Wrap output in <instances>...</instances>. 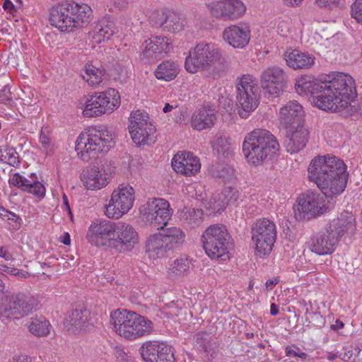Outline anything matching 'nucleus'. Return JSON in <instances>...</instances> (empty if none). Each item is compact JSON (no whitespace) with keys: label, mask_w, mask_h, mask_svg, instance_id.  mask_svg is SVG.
I'll return each mask as SVG.
<instances>
[{"label":"nucleus","mask_w":362,"mask_h":362,"mask_svg":"<svg viewBox=\"0 0 362 362\" xmlns=\"http://www.w3.org/2000/svg\"><path fill=\"white\" fill-rule=\"evenodd\" d=\"M3 7L5 10L11 9L13 8V4L10 0H5L4 2Z\"/></svg>","instance_id":"nucleus-64"},{"label":"nucleus","mask_w":362,"mask_h":362,"mask_svg":"<svg viewBox=\"0 0 362 362\" xmlns=\"http://www.w3.org/2000/svg\"><path fill=\"white\" fill-rule=\"evenodd\" d=\"M284 4L288 6H298L301 4L303 0H282Z\"/></svg>","instance_id":"nucleus-57"},{"label":"nucleus","mask_w":362,"mask_h":362,"mask_svg":"<svg viewBox=\"0 0 362 362\" xmlns=\"http://www.w3.org/2000/svg\"><path fill=\"white\" fill-rule=\"evenodd\" d=\"M223 39L234 48L245 47L250 40V30L243 25H233L223 32Z\"/></svg>","instance_id":"nucleus-30"},{"label":"nucleus","mask_w":362,"mask_h":362,"mask_svg":"<svg viewBox=\"0 0 362 362\" xmlns=\"http://www.w3.org/2000/svg\"><path fill=\"white\" fill-rule=\"evenodd\" d=\"M172 167L178 174L192 176L199 172V158L189 151L178 152L172 159Z\"/></svg>","instance_id":"nucleus-25"},{"label":"nucleus","mask_w":362,"mask_h":362,"mask_svg":"<svg viewBox=\"0 0 362 362\" xmlns=\"http://www.w3.org/2000/svg\"><path fill=\"white\" fill-rule=\"evenodd\" d=\"M4 155L3 163H7L13 167H18L20 165L21 161L19 159V155L14 148L6 146Z\"/></svg>","instance_id":"nucleus-44"},{"label":"nucleus","mask_w":362,"mask_h":362,"mask_svg":"<svg viewBox=\"0 0 362 362\" xmlns=\"http://www.w3.org/2000/svg\"><path fill=\"white\" fill-rule=\"evenodd\" d=\"M203 216V212L201 209H189L183 216V219L185 223L192 228L197 226Z\"/></svg>","instance_id":"nucleus-42"},{"label":"nucleus","mask_w":362,"mask_h":362,"mask_svg":"<svg viewBox=\"0 0 362 362\" xmlns=\"http://www.w3.org/2000/svg\"><path fill=\"white\" fill-rule=\"evenodd\" d=\"M146 362H176L172 346L160 341H146L139 349Z\"/></svg>","instance_id":"nucleus-21"},{"label":"nucleus","mask_w":362,"mask_h":362,"mask_svg":"<svg viewBox=\"0 0 362 362\" xmlns=\"http://www.w3.org/2000/svg\"><path fill=\"white\" fill-rule=\"evenodd\" d=\"M215 62L221 65L223 71L228 68L229 62L218 47L212 43L200 42L189 51L185 67L188 72L194 74L199 70L208 69Z\"/></svg>","instance_id":"nucleus-7"},{"label":"nucleus","mask_w":362,"mask_h":362,"mask_svg":"<svg viewBox=\"0 0 362 362\" xmlns=\"http://www.w3.org/2000/svg\"><path fill=\"white\" fill-rule=\"evenodd\" d=\"M245 10L240 0H223L214 4L211 7L213 16L224 21L237 19L245 13Z\"/></svg>","instance_id":"nucleus-28"},{"label":"nucleus","mask_w":362,"mask_h":362,"mask_svg":"<svg viewBox=\"0 0 362 362\" xmlns=\"http://www.w3.org/2000/svg\"><path fill=\"white\" fill-rule=\"evenodd\" d=\"M339 0H315L316 4L320 7H329L336 5Z\"/></svg>","instance_id":"nucleus-54"},{"label":"nucleus","mask_w":362,"mask_h":362,"mask_svg":"<svg viewBox=\"0 0 362 362\" xmlns=\"http://www.w3.org/2000/svg\"><path fill=\"white\" fill-rule=\"evenodd\" d=\"M216 119L215 109L204 106L194 112L192 116L191 126L196 130L202 131L214 127Z\"/></svg>","instance_id":"nucleus-33"},{"label":"nucleus","mask_w":362,"mask_h":362,"mask_svg":"<svg viewBox=\"0 0 362 362\" xmlns=\"http://www.w3.org/2000/svg\"><path fill=\"white\" fill-rule=\"evenodd\" d=\"M111 175L108 165L97 164L84 169L81 174V180L87 189H100L107 185Z\"/></svg>","instance_id":"nucleus-22"},{"label":"nucleus","mask_w":362,"mask_h":362,"mask_svg":"<svg viewBox=\"0 0 362 362\" xmlns=\"http://www.w3.org/2000/svg\"><path fill=\"white\" fill-rule=\"evenodd\" d=\"M82 76L88 84L95 86L106 78L105 70L95 68L91 65H86L85 66V74Z\"/></svg>","instance_id":"nucleus-39"},{"label":"nucleus","mask_w":362,"mask_h":362,"mask_svg":"<svg viewBox=\"0 0 362 362\" xmlns=\"http://www.w3.org/2000/svg\"><path fill=\"white\" fill-rule=\"evenodd\" d=\"M351 15L357 22L362 23V0H355L351 6Z\"/></svg>","instance_id":"nucleus-48"},{"label":"nucleus","mask_w":362,"mask_h":362,"mask_svg":"<svg viewBox=\"0 0 362 362\" xmlns=\"http://www.w3.org/2000/svg\"><path fill=\"white\" fill-rule=\"evenodd\" d=\"M10 185L16 187L23 192L32 194L39 200L42 199L46 193L45 185L38 180L35 173H31L29 178L21 175L18 173L13 174L9 178Z\"/></svg>","instance_id":"nucleus-24"},{"label":"nucleus","mask_w":362,"mask_h":362,"mask_svg":"<svg viewBox=\"0 0 362 362\" xmlns=\"http://www.w3.org/2000/svg\"><path fill=\"white\" fill-rule=\"evenodd\" d=\"M326 196L322 192L308 190L298 198V213L296 216L300 219H310L325 213L327 206Z\"/></svg>","instance_id":"nucleus-18"},{"label":"nucleus","mask_w":362,"mask_h":362,"mask_svg":"<svg viewBox=\"0 0 362 362\" xmlns=\"http://www.w3.org/2000/svg\"><path fill=\"white\" fill-rule=\"evenodd\" d=\"M185 233L177 227H169L160 229L158 233L148 237L146 243V252L150 258L158 259L167 255L185 241Z\"/></svg>","instance_id":"nucleus-9"},{"label":"nucleus","mask_w":362,"mask_h":362,"mask_svg":"<svg viewBox=\"0 0 362 362\" xmlns=\"http://www.w3.org/2000/svg\"><path fill=\"white\" fill-rule=\"evenodd\" d=\"M0 216L8 221L18 223V224L21 223V218L18 215L11 211L7 210L3 206L0 207Z\"/></svg>","instance_id":"nucleus-50"},{"label":"nucleus","mask_w":362,"mask_h":362,"mask_svg":"<svg viewBox=\"0 0 362 362\" xmlns=\"http://www.w3.org/2000/svg\"><path fill=\"white\" fill-rule=\"evenodd\" d=\"M279 280L276 278L269 279L265 283V286L267 290H272L274 286L279 283Z\"/></svg>","instance_id":"nucleus-56"},{"label":"nucleus","mask_w":362,"mask_h":362,"mask_svg":"<svg viewBox=\"0 0 362 362\" xmlns=\"http://www.w3.org/2000/svg\"><path fill=\"white\" fill-rule=\"evenodd\" d=\"M40 142L45 150H50L52 146L51 134L48 127H42L40 135Z\"/></svg>","instance_id":"nucleus-47"},{"label":"nucleus","mask_w":362,"mask_h":362,"mask_svg":"<svg viewBox=\"0 0 362 362\" xmlns=\"http://www.w3.org/2000/svg\"><path fill=\"white\" fill-rule=\"evenodd\" d=\"M173 47L169 40L165 37H153L149 38L142 45L141 59L150 63L163 54L168 53Z\"/></svg>","instance_id":"nucleus-27"},{"label":"nucleus","mask_w":362,"mask_h":362,"mask_svg":"<svg viewBox=\"0 0 362 362\" xmlns=\"http://www.w3.org/2000/svg\"><path fill=\"white\" fill-rule=\"evenodd\" d=\"M304 110L303 106L296 100H290L279 110V121L286 129L303 125Z\"/></svg>","instance_id":"nucleus-26"},{"label":"nucleus","mask_w":362,"mask_h":362,"mask_svg":"<svg viewBox=\"0 0 362 362\" xmlns=\"http://www.w3.org/2000/svg\"><path fill=\"white\" fill-rule=\"evenodd\" d=\"M289 129L284 140V146L291 153H298L305 146L309 139V132L303 125Z\"/></svg>","instance_id":"nucleus-31"},{"label":"nucleus","mask_w":362,"mask_h":362,"mask_svg":"<svg viewBox=\"0 0 362 362\" xmlns=\"http://www.w3.org/2000/svg\"><path fill=\"white\" fill-rule=\"evenodd\" d=\"M344 352L341 353L340 355V358L341 360L344 361H349L353 358L354 356V350L351 347H346L344 349Z\"/></svg>","instance_id":"nucleus-53"},{"label":"nucleus","mask_w":362,"mask_h":362,"mask_svg":"<svg viewBox=\"0 0 362 362\" xmlns=\"http://www.w3.org/2000/svg\"><path fill=\"white\" fill-rule=\"evenodd\" d=\"M275 136L268 130L257 129L247 134L243 144V151L247 162L255 165L273 157L279 150Z\"/></svg>","instance_id":"nucleus-5"},{"label":"nucleus","mask_w":362,"mask_h":362,"mask_svg":"<svg viewBox=\"0 0 362 362\" xmlns=\"http://www.w3.org/2000/svg\"><path fill=\"white\" fill-rule=\"evenodd\" d=\"M216 177L222 178L224 182H229L235 176L234 170L228 165L218 167L214 172Z\"/></svg>","instance_id":"nucleus-45"},{"label":"nucleus","mask_w":362,"mask_h":362,"mask_svg":"<svg viewBox=\"0 0 362 362\" xmlns=\"http://www.w3.org/2000/svg\"><path fill=\"white\" fill-rule=\"evenodd\" d=\"M295 88L300 95L312 97L313 103L323 110L341 111L349 107L357 97L355 81L350 75L337 73L327 81H320L309 76L298 78Z\"/></svg>","instance_id":"nucleus-1"},{"label":"nucleus","mask_w":362,"mask_h":362,"mask_svg":"<svg viewBox=\"0 0 362 362\" xmlns=\"http://www.w3.org/2000/svg\"><path fill=\"white\" fill-rule=\"evenodd\" d=\"M128 128L133 141L137 146L155 143L156 127L145 111L132 112L129 118Z\"/></svg>","instance_id":"nucleus-12"},{"label":"nucleus","mask_w":362,"mask_h":362,"mask_svg":"<svg viewBox=\"0 0 362 362\" xmlns=\"http://www.w3.org/2000/svg\"><path fill=\"white\" fill-rule=\"evenodd\" d=\"M111 76H113L115 80L120 79L121 77L127 75V71L125 67L119 63H117L114 66V69L112 71Z\"/></svg>","instance_id":"nucleus-52"},{"label":"nucleus","mask_w":362,"mask_h":362,"mask_svg":"<svg viewBox=\"0 0 362 362\" xmlns=\"http://www.w3.org/2000/svg\"><path fill=\"white\" fill-rule=\"evenodd\" d=\"M63 204L66 208V210L67 211V212L69 213L70 217H71V219H72L73 218V215H72V213H71V208H70V206H69V201H68V198L64 194L63 195Z\"/></svg>","instance_id":"nucleus-59"},{"label":"nucleus","mask_w":362,"mask_h":362,"mask_svg":"<svg viewBox=\"0 0 362 362\" xmlns=\"http://www.w3.org/2000/svg\"><path fill=\"white\" fill-rule=\"evenodd\" d=\"M308 178L314 182L326 197L341 194L346 186L348 173L342 160L336 156L314 158L308 168Z\"/></svg>","instance_id":"nucleus-2"},{"label":"nucleus","mask_w":362,"mask_h":362,"mask_svg":"<svg viewBox=\"0 0 362 362\" xmlns=\"http://www.w3.org/2000/svg\"><path fill=\"white\" fill-rule=\"evenodd\" d=\"M134 189L129 185L121 184L111 195L109 204L105 206V214L110 218H119L132 207L135 197Z\"/></svg>","instance_id":"nucleus-16"},{"label":"nucleus","mask_w":362,"mask_h":362,"mask_svg":"<svg viewBox=\"0 0 362 362\" xmlns=\"http://www.w3.org/2000/svg\"><path fill=\"white\" fill-rule=\"evenodd\" d=\"M93 326L90 312L84 308L73 310L64 319L65 328L74 334L86 332Z\"/></svg>","instance_id":"nucleus-29"},{"label":"nucleus","mask_w":362,"mask_h":362,"mask_svg":"<svg viewBox=\"0 0 362 362\" xmlns=\"http://www.w3.org/2000/svg\"><path fill=\"white\" fill-rule=\"evenodd\" d=\"M238 198V191L230 187H226L219 194V199L221 200L223 205L234 204Z\"/></svg>","instance_id":"nucleus-43"},{"label":"nucleus","mask_w":362,"mask_h":362,"mask_svg":"<svg viewBox=\"0 0 362 362\" xmlns=\"http://www.w3.org/2000/svg\"><path fill=\"white\" fill-rule=\"evenodd\" d=\"M179 71L180 66L177 62L167 60L157 66L154 74L157 79L170 81L175 78Z\"/></svg>","instance_id":"nucleus-36"},{"label":"nucleus","mask_w":362,"mask_h":362,"mask_svg":"<svg viewBox=\"0 0 362 362\" xmlns=\"http://www.w3.org/2000/svg\"><path fill=\"white\" fill-rule=\"evenodd\" d=\"M116 223L106 220L98 219L92 222L88 228L86 239L92 245L112 251V245Z\"/></svg>","instance_id":"nucleus-19"},{"label":"nucleus","mask_w":362,"mask_h":362,"mask_svg":"<svg viewBox=\"0 0 362 362\" xmlns=\"http://www.w3.org/2000/svg\"><path fill=\"white\" fill-rule=\"evenodd\" d=\"M0 103L9 106L12 105L13 100L11 98V93L10 91V88L7 86H4L0 90Z\"/></svg>","instance_id":"nucleus-49"},{"label":"nucleus","mask_w":362,"mask_h":362,"mask_svg":"<svg viewBox=\"0 0 362 362\" xmlns=\"http://www.w3.org/2000/svg\"><path fill=\"white\" fill-rule=\"evenodd\" d=\"M115 237L113 238L112 251L124 252L130 251L138 243V233L129 224L116 223Z\"/></svg>","instance_id":"nucleus-23"},{"label":"nucleus","mask_w":362,"mask_h":362,"mask_svg":"<svg viewBox=\"0 0 362 362\" xmlns=\"http://www.w3.org/2000/svg\"><path fill=\"white\" fill-rule=\"evenodd\" d=\"M39 304L38 297L30 293H19L8 296L6 307H1L3 318L19 319L36 310Z\"/></svg>","instance_id":"nucleus-17"},{"label":"nucleus","mask_w":362,"mask_h":362,"mask_svg":"<svg viewBox=\"0 0 362 362\" xmlns=\"http://www.w3.org/2000/svg\"><path fill=\"white\" fill-rule=\"evenodd\" d=\"M190 261L188 259H177L170 265L169 274L182 276L189 271Z\"/></svg>","instance_id":"nucleus-41"},{"label":"nucleus","mask_w":362,"mask_h":362,"mask_svg":"<svg viewBox=\"0 0 362 362\" xmlns=\"http://www.w3.org/2000/svg\"><path fill=\"white\" fill-rule=\"evenodd\" d=\"M252 240L255 244V254L264 257L272 250L276 240V226L268 218L257 219L252 226Z\"/></svg>","instance_id":"nucleus-13"},{"label":"nucleus","mask_w":362,"mask_h":362,"mask_svg":"<svg viewBox=\"0 0 362 362\" xmlns=\"http://www.w3.org/2000/svg\"><path fill=\"white\" fill-rule=\"evenodd\" d=\"M119 103L120 96L118 91L114 88H109L90 96V98L86 100L83 114L88 117L110 114L119 106Z\"/></svg>","instance_id":"nucleus-15"},{"label":"nucleus","mask_w":362,"mask_h":362,"mask_svg":"<svg viewBox=\"0 0 362 362\" xmlns=\"http://www.w3.org/2000/svg\"><path fill=\"white\" fill-rule=\"evenodd\" d=\"M115 26L112 21L103 19L95 25L90 35L96 43L109 40L115 33Z\"/></svg>","instance_id":"nucleus-35"},{"label":"nucleus","mask_w":362,"mask_h":362,"mask_svg":"<svg viewBox=\"0 0 362 362\" xmlns=\"http://www.w3.org/2000/svg\"><path fill=\"white\" fill-rule=\"evenodd\" d=\"M110 324L115 333L128 340H135L148 336L154 332L151 320L126 309H117L112 312Z\"/></svg>","instance_id":"nucleus-4"},{"label":"nucleus","mask_w":362,"mask_h":362,"mask_svg":"<svg viewBox=\"0 0 362 362\" xmlns=\"http://www.w3.org/2000/svg\"><path fill=\"white\" fill-rule=\"evenodd\" d=\"M344 326V324L339 320H337L334 324L332 325L331 328L333 330H338L342 329Z\"/></svg>","instance_id":"nucleus-60"},{"label":"nucleus","mask_w":362,"mask_h":362,"mask_svg":"<svg viewBox=\"0 0 362 362\" xmlns=\"http://www.w3.org/2000/svg\"><path fill=\"white\" fill-rule=\"evenodd\" d=\"M116 355H117V357L119 358V357L121 358V360L119 362H123L124 361L127 360V354H125V352L122 350V349H118L116 351Z\"/></svg>","instance_id":"nucleus-61"},{"label":"nucleus","mask_w":362,"mask_h":362,"mask_svg":"<svg viewBox=\"0 0 362 362\" xmlns=\"http://www.w3.org/2000/svg\"><path fill=\"white\" fill-rule=\"evenodd\" d=\"M356 230V218L351 212L344 211L337 218L329 221L324 229L313 234L306 245L309 250L317 255L333 253L345 234Z\"/></svg>","instance_id":"nucleus-3"},{"label":"nucleus","mask_w":362,"mask_h":362,"mask_svg":"<svg viewBox=\"0 0 362 362\" xmlns=\"http://www.w3.org/2000/svg\"><path fill=\"white\" fill-rule=\"evenodd\" d=\"M8 296L4 292V289H0V317H3L1 307H6L7 298Z\"/></svg>","instance_id":"nucleus-55"},{"label":"nucleus","mask_w":362,"mask_h":362,"mask_svg":"<svg viewBox=\"0 0 362 362\" xmlns=\"http://www.w3.org/2000/svg\"><path fill=\"white\" fill-rule=\"evenodd\" d=\"M284 56L287 65L293 69H310L315 59L312 54L297 49L286 52Z\"/></svg>","instance_id":"nucleus-34"},{"label":"nucleus","mask_w":362,"mask_h":362,"mask_svg":"<svg viewBox=\"0 0 362 362\" xmlns=\"http://www.w3.org/2000/svg\"><path fill=\"white\" fill-rule=\"evenodd\" d=\"M139 211L143 220L158 230L167 228L173 213L168 202L161 198L148 199Z\"/></svg>","instance_id":"nucleus-14"},{"label":"nucleus","mask_w":362,"mask_h":362,"mask_svg":"<svg viewBox=\"0 0 362 362\" xmlns=\"http://www.w3.org/2000/svg\"><path fill=\"white\" fill-rule=\"evenodd\" d=\"M27 326L30 332L37 337H46L50 332L51 325L42 315L30 317Z\"/></svg>","instance_id":"nucleus-37"},{"label":"nucleus","mask_w":362,"mask_h":362,"mask_svg":"<svg viewBox=\"0 0 362 362\" xmlns=\"http://www.w3.org/2000/svg\"><path fill=\"white\" fill-rule=\"evenodd\" d=\"M92 13L90 7L74 1L65 2L50 9V24L62 32H71L88 23Z\"/></svg>","instance_id":"nucleus-6"},{"label":"nucleus","mask_w":362,"mask_h":362,"mask_svg":"<svg viewBox=\"0 0 362 362\" xmlns=\"http://www.w3.org/2000/svg\"><path fill=\"white\" fill-rule=\"evenodd\" d=\"M113 141L112 134L104 126L92 127L83 132L76 141V151L83 160L98 152H107Z\"/></svg>","instance_id":"nucleus-8"},{"label":"nucleus","mask_w":362,"mask_h":362,"mask_svg":"<svg viewBox=\"0 0 362 362\" xmlns=\"http://www.w3.org/2000/svg\"><path fill=\"white\" fill-rule=\"evenodd\" d=\"M259 88L255 78L249 74L243 75L236 85V99L238 114L247 118L259 104Z\"/></svg>","instance_id":"nucleus-11"},{"label":"nucleus","mask_w":362,"mask_h":362,"mask_svg":"<svg viewBox=\"0 0 362 362\" xmlns=\"http://www.w3.org/2000/svg\"><path fill=\"white\" fill-rule=\"evenodd\" d=\"M0 257L8 260L11 258V255L8 252L5 247H0Z\"/></svg>","instance_id":"nucleus-58"},{"label":"nucleus","mask_w":362,"mask_h":362,"mask_svg":"<svg viewBox=\"0 0 362 362\" xmlns=\"http://www.w3.org/2000/svg\"><path fill=\"white\" fill-rule=\"evenodd\" d=\"M194 346L202 358L210 361L216 357L218 344L209 333L198 332L194 335Z\"/></svg>","instance_id":"nucleus-32"},{"label":"nucleus","mask_w":362,"mask_h":362,"mask_svg":"<svg viewBox=\"0 0 362 362\" xmlns=\"http://www.w3.org/2000/svg\"><path fill=\"white\" fill-rule=\"evenodd\" d=\"M279 313V308L275 303H272L270 306V314L272 316H276Z\"/></svg>","instance_id":"nucleus-63"},{"label":"nucleus","mask_w":362,"mask_h":362,"mask_svg":"<svg viewBox=\"0 0 362 362\" xmlns=\"http://www.w3.org/2000/svg\"><path fill=\"white\" fill-rule=\"evenodd\" d=\"M230 235L223 224L209 226L202 235V243L206 254L211 259H218L227 255L230 247Z\"/></svg>","instance_id":"nucleus-10"},{"label":"nucleus","mask_w":362,"mask_h":362,"mask_svg":"<svg viewBox=\"0 0 362 362\" xmlns=\"http://www.w3.org/2000/svg\"><path fill=\"white\" fill-rule=\"evenodd\" d=\"M215 144L217 145L216 148L217 149L218 152L222 153L223 155H224L225 151H228L230 149L227 139L226 137H223L222 136L217 137L215 141Z\"/></svg>","instance_id":"nucleus-51"},{"label":"nucleus","mask_w":362,"mask_h":362,"mask_svg":"<svg viewBox=\"0 0 362 362\" xmlns=\"http://www.w3.org/2000/svg\"><path fill=\"white\" fill-rule=\"evenodd\" d=\"M286 76L284 71L279 66H270L261 75L260 84L266 96L278 97L286 87Z\"/></svg>","instance_id":"nucleus-20"},{"label":"nucleus","mask_w":362,"mask_h":362,"mask_svg":"<svg viewBox=\"0 0 362 362\" xmlns=\"http://www.w3.org/2000/svg\"><path fill=\"white\" fill-rule=\"evenodd\" d=\"M285 354L292 362H305L309 358L308 354L296 344L286 346Z\"/></svg>","instance_id":"nucleus-40"},{"label":"nucleus","mask_w":362,"mask_h":362,"mask_svg":"<svg viewBox=\"0 0 362 362\" xmlns=\"http://www.w3.org/2000/svg\"><path fill=\"white\" fill-rule=\"evenodd\" d=\"M61 242L66 245H69L70 243H71V238H70V235L68 233H65L64 236L62 237V240Z\"/></svg>","instance_id":"nucleus-62"},{"label":"nucleus","mask_w":362,"mask_h":362,"mask_svg":"<svg viewBox=\"0 0 362 362\" xmlns=\"http://www.w3.org/2000/svg\"><path fill=\"white\" fill-rule=\"evenodd\" d=\"M185 24V19L180 13L174 11L166 12L164 31L179 33L183 30Z\"/></svg>","instance_id":"nucleus-38"},{"label":"nucleus","mask_w":362,"mask_h":362,"mask_svg":"<svg viewBox=\"0 0 362 362\" xmlns=\"http://www.w3.org/2000/svg\"><path fill=\"white\" fill-rule=\"evenodd\" d=\"M165 17V12L155 11L150 16V23L156 28H162L164 30Z\"/></svg>","instance_id":"nucleus-46"}]
</instances>
